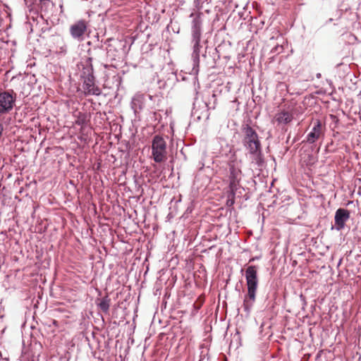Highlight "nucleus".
<instances>
[{
    "label": "nucleus",
    "mask_w": 361,
    "mask_h": 361,
    "mask_svg": "<svg viewBox=\"0 0 361 361\" xmlns=\"http://www.w3.org/2000/svg\"><path fill=\"white\" fill-rule=\"evenodd\" d=\"M245 279L247 286V293L245 295L243 307L249 314L252 307L258 287L257 267L255 265L248 266L245 270Z\"/></svg>",
    "instance_id": "obj_1"
},
{
    "label": "nucleus",
    "mask_w": 361,
    "mask_h": 361,
    "mask_svg": "<svg viewBox=\"0 0 361 361\" xmlns=\"http://www.w3.org/2000/svg\"><path fill=\"white\" fill-rule=\"evenodd\" d=\"M227 164L229 169V188L232 193H235L239 186V183L242 178L241 160L238 159L236 154V150L231 148L227 154Z\"/></svg>",
    "instance_id": "obj_2"
},
{
    "label": "nucleus",
    "mask_w": 361,
    "mask_h": 361,
    "mask_svg": "<svg viewBox=\"0 0 361 361\" xmlns=\"http://www.w3.org/2000/svg\"><path fill=\"white\" fill-rule=\"evenodd\" d=\"M242 133L243 146L255 159H258L261 154V143L257 132L249 124H243Z\"/></svg>",
    "instance_id": "obj_3"
},
{
    "label": "nucleus",
    "mask_w": 361,
    "mask_h": 361,
    "mask_svg": "<svg viewBox=\"0 0 361 361\" xmlns=\"http://www.w3.org/2000/svg\"><path fill=\"white\" fill-rule=\"evenodd\" d=\"M152 158L156 163H161L167 159L166 142L160 135H155L152 141Z\"/></svg>",
    "instance_id": "obj_4"
},
{
    "label": "nucleus",
    "mask_w": 361,
    "mask_h": 361,
    "mask_svg": "<svg viewBox=\"0 0 361 361\" xmlns=\"http://www.w3.org/2000/svg\"><path fill=\"white\" fill-rule=\"evenodd\" d=\"M325 133V126L319 119L314 120L310 132L307 135L305 141L309 144H314L322 138Z\"/></svg>",
    "instance_id": "obj_5"
},
{
    "label": "nucleus",
    "mask_w": 361,
    "mask_h": 361,
    "mask_svg": "<svg viewBox=\"0 0 361 361\" xmlns=\"http://www.w3.org/2000/svg\"><path fill=\"white\" fill-rule=\"evenodd\" d=\"M350 219V212L345 209L339 208L336 211L334 221L335 224L332 229L340 231L345 228V223Z\"/></svg>",
    "instance_id": "obj_6"
},
{
    "label": "nucleus",
    "mask_w": 361,
    "mask_h": 361,
    "mask_svg": "<svg viewBox=\"0 0 361 361\" xmlns=\"http://www.w3.org/2000/svg\"><path fill=\"white\" fill-rule=\"evenodd\" d=\"M16 97L11 93H0V114L9 112L13 107Z\"/></svg>",
    "instance_id": "obj_7"
},
{
    "label": "nucleus",
    "mask_w": 361,
    "mask_h": 361,
    "mask_svg": "<svg viewBox=\"0 0 361 361\" xmlns=\"http://www.w3.org/2000/svg\"><path fill=\"white\" fill-rule=\"evenodd\" d=\"M293 120V114L292 112L283 109L275 114L272 123H276L279 126H284L290 123Z\"/></svg>",
    "instance_id": "obj_8"
},
{
    "label": "nucleus",
    "mask_w": 361,
    "mask_h": 361,
    "mask_svg": "<svg viewBox=\"0 0 361 361\" xmlns=\"http://www.w3.org/2000/svg\"><path fill=\"white\" fill-rule=\"evenodd\" d=\"M82 87L84 93L86 96L87 95H95L99 96L102 94L101 89L96 85L95 78H87L83 80Z\"/></svg>",
    "instance_id": "obj_9"
},
{
    "label": "nucleus",
    "mask_w": 361,
    "mask_h": 361,
    "mask_svg": "<svg viewBox=\"0 0 361 361\" xmlns=\"http://www.w3.org/2000/svg\"><path fill=\"white\" fill-rule=\"evenodd\" d=\"M86 30V22L83 20H80L71 26L70 32L73 38L78 41H82Z\"/></svg>",
    "instance_id": "obj_10"
},
{
    "label": "nucleus",
    "mask_w": 361,
    "mask_h": 361,
    "mask_svg": "<svg viewBox=\"0 0 361 361\" xmlns=\"http://www.w3.org/2000/svg\"><path fill=\"white\" fill-rule=\"evenodd\" d=\"M193 44V51L192 54V59L193 61V68L192 71L194 73L197 74L199 71V65H200V42H192Z\"/></svg>",
    "instance_id": "obj_11"
},
{
    "label": "nucleus",
    "mask_w": 361,
    "mask_h": 361,
    "mask_svg": "<svg viewBox=\"0 0 361 361\" xmlns=\"http://www.w3.org/2000/svg\"><path fill=\"white\" fill-rule=\"evenodd\" d=\"M143 97L140 94L135 95L131 101V108L136 114L139 110L142 108Z\"/></svg>",
    "instance_id": "obj_12"
},
{
    "label": "nucleus",
    "mask_w": 361,
    "mask_h": 361,
    "mask_svg": "<svg viewBox=\"0 0 361 361\" xmlns=\"http://www.w3.org/2000/svg\"><path fill=\"white\" fill-rule=\"evenodd\" d=\"M202 13H191L190 17L192 18V29H202Z\"/></svg>",
    "instance_id": "obj_13"
},
{
    "label": "nucleus",
    "mask_w": 361,
    "mask_h": 361,
    "mask_svg": "<svg viewBox=\"0 0 361 361\" xmlns=\"http://www.w3.org/2000/svg\"><path fill=\"white\" fill-rule=\"evenodd\" d=\"M81 76L83 80L87 78H94L93 68L91 64H87L85 67L83 68Z\"/></svg>",
    "instance_id": "obj_14"
},
{
    "label": "nucleus",
    "mask_w": 361,
    "mask_h": 361,
    "mask_svg": "<svg viewBox=\"0 0 361 361\" xmlns=\"http://www.w3.org/2000/svg\"><path fill=\"white\" fill-rule=\"evenodd\" d=\"M109 300L104 298L99 304V308L104 312H107L109 309Z\"/></svg>",
    "instance_id": "obj_15"
},
{
    "label": "nucleus",
    "mask_w": 361,
    "mask_h": 361,
    "mask_svg": "<svg viewBox=\"0 0 361 361\" xmlns=\"http://www.w3.org/2000/svg\"><path fill=\"white\" fill-rule=\"evenodd\" d=\"M192 42H200L201 37V29H192Z\"/></svg>",
    "instance_id": "obj_16"
},
{
    "label": "nucleus",
    "mask_w": 361,
    "mask_h": 361,
    "mask_svg": "<svg viewBox=\"0 0 361 361\" xmlns=\"http://www.w3.org/2000/svg\"><path fill=\"white\" fill-rule=\"evenodd\" d=\"M85 122L86 121L84 115H80L78 119L75 121V124L80 126H84L85 125Z\"/></svg>",
    "instance_id": "obj_17"
},
{
    "label": "nucleus",
    "mask_w": 361,
    "mask_h": 361,
    "mask_svg": "<svg viewBox=\"0 0 361 361\" xmlns=\"http://www.w3.org/2000/svg\"><path fill=\"white\" fill-rule=\"evenodd\" d=\"M212 97V98L214 99V104H213V105H212V106H209V109H215V107H216V95H215V94H213Z\"/></svg>",
    "instance_id": "obj_18"
},
{
    "label": "nucleus",
    "mask_w": 361,
    "mask_h": 361,
    "mask_svg": "<svg viewBox=\"0 0 361 361\" xmlns=\"http://www.w3.org/2000/svg\"><path fill=\"white\" fill-rule=\"evenodd\" d=\"M3 131V125L2 123H0V136L1 135Z\"/></svg>",
    "instance_id": "obj_19"
},
{
    "label": "nucleus",
    "mask_w": 361,
    "mask_h": 361,
    "mask_svg": "<svg viewBox=\"0 0 361 361\" xmlns=\"http://www.w3.org/2000/svg\"><path fill=\"white\" fill-rule=\"evenodd\" d=\"M317 78H321V73H317Z\"/></svg>",
    "instance_id": "obj_20"
},
{
    "label": "nucleus",
    "mask_w": 361,
    "mask_h": 361,
    "mask_svg": "<svg viewBox=\"0 0 361 361\" xmlns=\"http://www.w3.org/2000/svg\"><path fill=\"white\" fill-rule=\"evenodd\" d=\"M254 259H254V258H252V259H251L250 260V262L254 261Z\"/></svg>",
    "instance_id": "obj_21"
}]
</instances>
